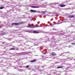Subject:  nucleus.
Returning a JSON list of instances; mask_svg holds the SVG:
<instances>
[{"label": "nucleus", "instance_id": "f257e3e1", "mask_svg": "<svg viewBox=\"0 0 75 75\" xmlns=\"http://www.w3.org/2000/svg\"><path fill=\"white\" fill-rule=\"evenodd\" d=\"M30 11L31 12H33V13H42V14H45L46 13H48V11H42L41 12H40V11H37L36 10H33L31 9L30 10Z\"/></svg>", "mask_w": 75, "mask_h": 75}, {"label": "nucleus", "instance_id": "f03ea898", "mask_svg": "<svg viewBox=\"0 0 75 75\" xmlns=\"http://www.w3.org/2000/svg\"><path fill=\"white\" fill-rule=\"evenodd\" d=\"M42 27V26H39L38 24H36V25H29L27 26V27L28 28H35V27Z\"/></svg>", "mask_w": 75, "mask_h": 75}, {"label": "nucleus", "instance_id": "7ed1b4c3", "mask_svg": "<svg viewBox=\"0 0 75 75\" xmlns=\"http://www.w3.org/2000/svg\"><path fill=\"white\" fill-rule=\"evenodd\" d=\"M19 23H12V24L10 23L8 25V27H9L11 28V27H13V26H12V25H19Z\"/></svg>", "mask_w": 75, "mask_h": 75}, {"label": "nucleus", "instance_id": "20e7f679", "mask_svg": "<svg viewBox=\"0 0 75 75\" xmlns=\"http://www.w3.org/2000/svg\"><path fill=\"white\" fill-rule=\"evenodd\" d=\"M23 32H27L28 33H31V31L29 30H24L23 31Z\"/></svg>", "mask_w": 75, "mask_h": 75}, {"label": "nucleus", "instance_id": "39448f33", "mask_svg": "<svg viewBox=\"0 0 75 75\" xmlns=\"http://www.w3.org/2000/svg\"><path fill=\"white\" fill-rule=\"evenodd\" d=\"M47 37H48L46 36L44 38H40V40L41 41V40H43L44 39V38H47Z\"/></svg>", "mask_w": 75, "mask_h": 75}, {"label": "nucleus", "instance_id": "423d86ee", "mask_svg": "<svg viewBox=\"0 0 75 75\" xmlns=\"http://www.w3.org/2000/svg\"><path fill=\"white\" fill-rule=\"evenodd\" d=\"M52 56H56V55H57V54L54 52H52Z\"/></svg>", "mask_w": 75, "mask_h": 75}, {"label": "nucleus", "instance_id": "0eeeda50", "mask_svg": "<svg viewBox=\"0 0 75 75\" xmlns=\"http://www.w3.org/2000/svg\"><path fill=\"white\" fill-rule=\"evenodd\" d=\"M2 17H4V18H5L6 17H7V14H5L4 13H3L2 14Z\"/></svg>", "mask_w": 75, "mask_h": 75}, {"label": "nucleus", "instance_id": "6e6552de", "mask_svg": "<svg viewBox=\"0 0 75 75\" xmlns=\"http://www.w3.org/2000/svg\"><path fill=\"white\" fill-rule=\"evenodd\" d=\"M24 52H22L18 54V55H24Z\"/></svg>", "mask_w": 75, "mask_h": 75}, {"label": "nucleus", "instance_id": "1a4fd4ad", "mask_svg": "<svg viewBox=\"0 0 75 75\" xmlns=\"http://www.w3.org/2000/svg\"><path fill=\"white\" fill-rule=\"evenodd\" d=\"M36 61H37V60L36 59H33L32 61H30V62H36Z\"/></svg>", "mask_w": 75, "mask_h": 75}, {"label": "nucleus", "instance_id": "9d476101", "mask_svg": "<svg viewBox=\"0 0 75 75\" xmlns=\"http://www.w3.org/2000/svg\"><path fill=\"white\" fill-rule=\"evenodd\" d=\"M35 45H39V43H38V42H35L34 43Z\"/></svg>", "mask_w": 75, "mask_h": 75}, {"label": "nucleus", "instance_id": "9b49d317", "mask_svg": "<svg viewBox=\"0 0 75 75\" xmlns=\"http://www.w3.org/2000/svg\"><path fill=\"white\" fill-rule=\"evenodd\" d=\"M33 33L35 34H38V33H39L38 31L35 30L33 31Z\"/></svg>", "mask_w": 75, "mask_h": 75}, {"label": "nucleus", "instance_id": "f8f14e48", "mask_svg": "<svg viewBox=\"0 0 75 75\" xmlns=\"http://www.w3.org/2000/svg\"><path fill=\"white\" fill-rule=\"evenodd\" d=\"M6 34V33H5V32H2V33H1V35H4Z\"/></svg>", "mask_w": 75, "mask_h": 75}, {"label": "nucleus", "instance_id": "ddd939ff", "mask_svg": "<svg viewBox=\"0 0 75 75\" xmlns=\"http://www.w3.org/2000/svg\"><path fill=\"white\" fill-rule=\"evenodd\" d=\"M74 17V15H69V18H73Z\"/></svg>", "mask_w": 75, "mask_h": 75}, {"label": "nucleus", "instance_id": "4468645a", "mask_svg": "<svg viewBox=\"0 0 75 75\" xmlns=\"http://www.w3.org/2000/svg\"><path fill=\"white\" fill-rule=\"evenodd\" d=\"M63 67H65L64 66H59L57 67V69H59V68H63Z\"/></svg>", "mask_w": 75, "mask_h": 75}, {"label": "nucleus", "instance_id": "2eb2a0df", "mask_svg": "<svg viewBox=\"0 0 75 75\" xmlns=\"http://www.w3.org/2000/svg\"><path fill=\"white\" fill-rule=\"evenodd\" d=\"M60 6L61 7H65V5L61 4L60 5Z\"/></svg>", "mask_w": 75, "mask_h": 75}, {"label": "nucleus", "instance_id": "dca6fc26", "mask_svg": "<svg viewBox=\"0 0 75 75\" xmlns=\"http://www.w3.org/2000/svg\"><path fill=\"white\" fill-rule=\"evenodd\" d=\"M64 23V22H61L60 23L58 22L56 23V24H62V23Z\"/></svg>", "mask_w": 75, "mask_h": 75}, {"label": "nucleus", "instance_id": "f3484780", "mask_svg": "<svg viewBox=\"0 0 75 75\" xmlns=\"http://www.w3.org/2000/svg\"><path fill=\"white\" fill-rule=\"evenodd\" d=\"M32 8H39V6H31Z\"/></svg>", "mask_w": 75, "mask_h": 75}, {"label": "nucleus", "instance_id": "a211bd4d", "mask_svg": "<svg viewBox=\"0 0 75 75\" xmlns=\"http://www.w3.org/2000/svg\"><path fill=\"white\" fill-rule=\"evenodd\" d=\"M67 53H69V52H64V53H61L60 54V55H63V54H66L65 55H67Z\"/></svg>", "mask_w": 75, "mask_h": 75}, {"label": "nucleus", "instance_id": "6ab92c4d", "mask_svg": "<svg viewBox=\"0 0 75 75\" xmlns=\"http://www.w3.org/2000/svg\"><path fill=\"white\" fill-rule=\"evenodd\" d=\"M1 44H4V45H7V43L4 42H2Z\"/></svg>", "mask_w": 75, "mask_h": 75}, {"label": "nucleus", "instance_id": "aec40b11", "mask_svg": "<svg viewBox=\"0 0 75 75\" xmlns=\"http://www.w3.org/2000/svg\"><path fill=\"white\" fill-rule=\"evenodd\" d=\"M12 39H13L12 38H7V40H8V41H11V40H12Z\"/></svg>", "mask_w": 75, "mask_h": 75}, {"label": "nucleus", "instance_id": "412c9836", "mask_svg": "<svg viewBox=\"0 0 75 75\" xmlns=\"http://www.w3.org/2000/svg\"><path fill=\"white\" fill-rule=\"evenodd\" d=\"M15 50V48H12L10 49L9 50Z\"/></svg>", "mask_w": 75, "mask_h": 75}, {"label": "nucleus", "instance_id": "4be33fe9", "mask_svg": "<svg viewBox=\"0 0 75 75\" xmlns=\"http://www.w3.org/2000/svg\"><path fill=\"white\" fill-rule=\"evenodd\" d=\"M54 45H55V44H53L52 45L51 44H50L49 45V46H50V47H54Z\"/></svg>", "mask_w": 75, "mask_h": 75}, {"label": "nucleus", "instance_id": "5701e85b", "mask_svg": "<svg viewBox=\"0 0 75 75\" xmlns=\"http://www.w3.org/2000/svg\"><path fill=\"white\" fill-rule=\"evenodd\" d=\"M51 40H55V39L54 38V36H53V37L51 39Z\"/></svg>", "mask_w": 75, "mask_h": 75}, {"label": "nucleus", "instance_id": "b1692460", "mask_svg": "<svg viewBox=\"0 0 75 75\" xmlns=\"http://www.w3.org/2000/svg\"><path fill=\"white\" fill-rule=\"evenodd\" d=\"M3 8H4V7L3 6L0 7V10L1 9H3Z\"/></svg>", "mask_w": 75, "mask_h": 75}, {"label": "nucleus", "instance_id": "393cba45", "mask_svg": "<svg viewBox=\"0 0 75 75\" xmlns=\"http://www.w3.org/2000/svg\"><path fill=\"white\" fill-rule=\"evenodd\" d=\"M32 40H33L34 41H37V39H31Z\"/></svg>", "mask_w": 75, "mask_h": 75}, {"label": "nucleus", "instance_id": "a878e982", "mask_svg": "<svg viewBox=\"0 0 75 75\" xmlns=\"http://www.w3.org/2000/svg\"><path fill=\"white\" fill-rule=\"evenodd\" d=\"M54 25V24H52L51 23L50 24V25L51 27H53V25Z\"/></svg>", "mask_w": 75, "mask_h": 75}, {"label": "nucleus", "instance_id": "bb28decb", "mask_svg": "<svg viewBox=\"0 0 75 75\" xmlns=\"http://www.w3.org/2000/svg\"><path fill=\"white\" fill-rule=\"evenodd\" d=\"M48 13H48V14H52V12H48Z\"/></svg>", "mask_w": 75, "mask_h": 75}, {"label": "nucleus", "instance_id": "cd10ccee", "mask_svg": "<svg viewBox=\"0 0 75 75\" xmlns=\"http://www.w3.org/2000/svg\"><path fill=\"white\" fill-rule=\"evenodd\" d=\"M51 42V43H52V44H53V43L55 44V43L54 42V41H52L51 42Z\"/></svg>", "mask_w": 75, "mask_h": 75}, {"label": "nucleus", "instance_id": "c85d7f7f", "mask_svg": "<svg viewBox=\"0 0 75 75\" xmlns=\"http://www.w3.org/2000/svg\"><path fill=\"white\" fill-rule=\"evenodd\" d=\"M10 54H11V53L10 52H8L7 53V54H6V55H10Z\"/></svg>", "mask_w": 75, "mask_h": 75}, {"label": "nucleus", "instance_id": "c756f323", "mask_svg": "<svg viewBox=\"0 0 75 75\" xmlns=\"http://www.w3.org/2000/svg\"><path fill=\"white\" fill-rule=\"evenodd\" d=\"M9 11L11 12H13V11H14V10H10Z\"/></svg>", "mask_w": 75, "mask_h": 75}, {"label": "nucleus", "instance_id": "7c9ffc66", "mask_svg": "<svg viewBox=\"0 0 75 75\" xmlns=\"http://www.w3.org/2000/svg\"><path fill=\"white\" fill-rule=\"evenodd\" d=\"M59 34H60V35H63V34H64V33H59V34H57V35H59Z\"/></svg>", "mask_w": 75, "mask_h": 75}, {"label": "nucleus", "instance_id": "2f4dec72", "mask_svg": "<svg viewBox=\"0 0 75 75\" xmlns=\"http://www.w3.org/2000/svg\"><path fill=\"white\" fill-rule=\"evenodd\" d=\"M25 22H21V24H24V23H25Z\"/></svg>", "mask_w": 75, "mask_h": 75}, {"label": "nucleus", "instance_id": "473e14b6", "mask_svg": "<svg viewBox=\"0 0 75 75\" xmlns=\"http://www.w3.org/2000/svg\"><path fill=\"white\" fill-rule=\"evenodd\" d=\"M42 70H39V71H38V72H42Z\"/></svg>", "mask_w": 75, "mask_h": 75}, {"label": "nucleus", "instance_id": "72a5a7b5", "mask_svg": "<svg viewBox=\"0 0 75 75\" xmlns=\"http://www.w3.org/2000/svg\"><path fill=\"white\" fill-rule=\"evenodd\" d=\"M30 67V65H28V66H26V68H28V67Z\"/></svg>", "mask_w": 75, "mask_h": 75}, {"label": "nucleus", "instance_id": "f704fd0d", "mask_svg": "<svg viewBox=\"0 0 75 75\" xmlns=\"http://www.w3.org/2000/svg\"><path fill=\"white\" fill-rule=\"evenodd\" d=\"M18 71H21V69H18Z\"/></svg>", "mask_w": 75, "mask_h": 75}, {"label": "nucleus", "instance_id": "c9c22d12", "mask_svg": "<svg viewBox=\"0 0 75 75\" xmlns=\"http://www.w3.org/2000/svg\"><path fill=\"white\" fill-rule=\"evenodd\" d=\"M46 66V65L43 66H42V68H44V67H45V66Z\"/></svg>", "mask_w": 75, "mask_h": 75}, {"label": "nucleus", "instance_id": "e433bc0d", "mask_svg": "<svg viewBox=\"0 0 75 75\" xmlns=\"http://www.w3.org/2000/svg\"><path fill=\"white\" fill-rule=\"evenodd\" d=\"M24 70L22 69H21V72H22Z\"/></svg>", "mask_w": 75, "mask_h": 75}, {"label": "nucleus", "instance_id": "4c0bfd02", "mask_svg": "<svg viewBox=\"0 0 75 75\" xmlns=\"http://www.w3.org/2000/svg\"><path fill=\"white\" fill-rule=\"evenodd\" d=\"M71 44H72V45H74V44H75V43H72Z\"/></svg>", "mask_w": 75, "mask_h": 75}, {"label": "nucleus", "instance_id": "58836bf2", "mask_svg": "<svg viewBox=\"0 0 75 75\" xmlns=\"http://www.w3.org/2000/svg\"><path fill=\"white\" fill-rule=\"evenodd\" d=\"M59 40H57V41L56 42H58L59 41Z\"/></svg>", "mask_w": 75, "mask_h": 75}, {"label": "nucleus", "instance_id": "ea45409f", "mask_svg": "<svg viewBox=\"0 0 75 75\" xmlns=\"http://www.w3.org/2000/svg\"><path fill=\"white\" fill-rule=\"evenodd\" d=\"M47 4V2H46L45 3H43V4Z\"/></svg>", "mask_w": 75, "mask_h": 75}, {"label": "nucleus", "instance_id": "a19ab883", "mask_svg": "<svg viewBox=\"0 0 75 75\" xmlns=\"http://www.w3.org/2000/svg\"><path fill=\"white\" fill-rule=\"evenodd\" d=\"M1 33H2V31H0V35H1Z\"/></svg>", "mask_w": 75, "mask_h": 75}, {"label": "nucleus", "instance_id": "79ce46f5", "mask_svg": "<svg viewBox=\"0 0 75 75\" xmlns=\"http://www.w3.org/2000/svg\"><path fill=\"white\" fill-rule=\"evenodd\" d=\"M3 71H6V69H4L3 70Z\"/></svg>", "mask_w": 75, "mask_h": 75}, {"label": "nucleus", "instance_id": "37998d69", "mask_svg": "<svg viewBox=\"0 0 75 75\" xmlns=\"http://www.w3.org/2000/svg\"><path fill=\"white\" fill-rule=\"evenodd\" d=\"M55 63H56V64H58V62H55Z\"/></svg>", "mask_w": 75, "mask_h": 75}, {"label": "nucleus", "instance_id": "c03bdc74", "mask_svg": "<svg viewBox=\"0 0 75 75\" xmlns=\"http://www.w3.org/2000/svg\"><path fill=\"white\" fill-rule=\"evenodd\" d=\"M34 5H35V6H37V4H35Z\"/></svg>", "mask_w": 75, "mask_h": 75}, {"label": "nucleus", "instance_id": "a18cd8bd", "mask_svg": "<svg viewBox=\"0 0 75 75\" xmlns=\"http://www.w3.org/2000/svg\"><path fill=\"white\" fill-rule=\"evenodd\" d=\"M53 30H56V29H55V28H53Z\"/></svg>", "mask_w": 75, "mask_h": 75}, {"label": "nucleus", "instance_id": "49530a36", "mask_svg": "<svg viewBox=\"0 0 75 75\" xmlns=\"http://www.w3.org/2000/svg\"><path fill=\"white\" fill-rule=\"evenodd\" d=\"M24 59V58H22L20 60H21V59Z\"/></svg>", "mask_w": 75, "mask_h": 75}, {"label": "nucleus", "instance_id": "de8ad7c7", "mask_svg": "<svg viewBox=\"0 0 75 75\" xmlns=\"http://www.w3.org/2000/svg\"><path fill=\"white\" fill-rule=\"evenodd\" d=\"M53 13H54V14H56V12H53Z\"/></svg>", "mask_w": 75, "mask_h": 75}, {"label": "nucleus", "instance_id": "09e8293b", "mask_svg": "<svg viewBox=\"0 0 75 75\" xmlns=\"http://www.w3.org/2000/svg\"><path fill=\"white\" fill-rule=\"evenodd\" d=\"M18 8H16V10H18Z\"/></svg>", "mask_w": 75, "mask_h": 75}, {"label": "nucleus", "instance_id": "8fccbe9b", "mask_svg": "<svg viewBox=\"0 0 75 75\" xmlns=\"http://www.w3.org/2000/svg\"><path fill=\"white\" fill-rule=\"evenodd\" d=\"M2 27V26H0V28H1Z\"/></svg>", "mask_w": 75, "mask_h": 75}, {"label": "nucleus", "instance_id": "3c124183", "mask_svg": "<svg viewBox=\"0 0 75 75\" xmlns=\"http://www.w3.org/2000/svg\"><path fill=\"white\" fill-rule=\"evenodd\" d=\"M42 54H45V53H42Z\"/></svg>", "mask_w": 75, "mask_h": 75}, {"label": "nucleus", "instance_id": "603ef678", "mask_svg": "<svg viewBox=\"0 0 75 75\" xmlns=\"http://www.w3.org/2000/svg\"><path fill=\"white\" fill-rule=\"evenodd\" d=\"M0 23L1 24V21H0Z\"/></svg>", "mask_w": 75, "mask_h": 75}, {"label": "nucleus", "instance_id": "864d4df0", "mask_svg": "<svg viewBox=\"0 0 75 75\" xmlns=\"http://www.w3.org/2000/svg\"><path fill=\"white\" fill-rule=\"evenodd\" d=\"M6 22H4V24H6Z\"/></svg>", "mask_w": 75, "mask_h": 75}, {"label": "nucleus", "instance_id": "5fc2aeb1", "mask_svg": "<svg viewBox=\"0 0 75 75\" xmlns=\"http://www.w3.org/2000/svg\"><path fill=\"white\" fill-rule=\"evenodd\" d=\"M71 47V46H69V48H70Z\"/></svg>", "mask_w": 75, "mask_h": 75}, {"label": "nucleus", "instance_id": "6e6d98bb", "mask_svg": "<svg viewBox=\"0 0 75 75\" xmlns=\"http://www.w3.org/2000/svg\"><path fill=\"white\" fill-rule=\"evenodd\" d=\"M45 33H46L47 34V33H48V32H46Z\"/></svg>", "mask_w": 75, "mask_h": 75}, {"label": "nucleus", "instance_id": "4d7b16f0", "mask_svg": "<svg viewBox=\"0 0 75 75\" xmlns=\"http://www.w3.org/2000/svg\"><path fill=\"white\" fill-rule=\"evenodd\" d=\"M22 37H24V36H22Z\"/></svg>", "mask_w": 75, "mask_h": 75}, {"label": "nucleus", "instance_id": "13d9d810", "mask_svg": "<svg viewBox=\"0 0 75 75\" xmlns=\"http://www.w3.org/2000/svg\"><path fill=\"white\" fill-rule=\"evenodd\" d=\"M14 68L15 69H16V67H14Z\"/></svg>", "mask_w": 75, "mask_h": 75}, {"label": "nucleus", "instance_id": "bf43d9fd", "mask_svg": "<svg viewBox=\"0 0 75 75\" xmlns=\"http://www.w3.org/2000/svg\"><path fill=\"white\" fill-rule=\"evenodd\" d=\"M28 49H30V47H29V48H28Z\"/></svg>", "mask_w": 75, "mask_h": 75}, {"label": "nucleus", "instance_id": "052dcab7", "mask_svg": "<svg viewBox=\"0 0 75 75\" xmlns=\"http://www.w3.org/2000/svg\"><path fill=\"white\" fill-rule=\"evenodd\" d=\"M63 56H65V55H63Z\"/></svg>", "mask_w": 75, "mask_h": 75}, {"label": "nucleus", "instance_id": "680f3d73", "mask_svg": "<svg viewBox=\"0 0 75 75\" xmlns=\"http://www.w3.org/2000/svg\"><path fill=\"white\" fill-rule=\"evenodd\" d=\"M47 16H50V15H47Z\"/></svg>", "mask_w": 75, "mask_h": 75}, {"label": "nucleus", "instance_id": "e2e57ef3", "mask_svg": "<svg viewBox=\"0 0 75 75\" xmlns=\"http://www.w3.org/2000/svg\"><path fill=\"white\" fill-rule=\"evenodd\" d=\"M39 23V22H38V24Z\"/></svg>", "mask_w": 75, "mask_h": 75}, {"label": "nucleus", "instance_id": "0e129e2a", "mask_svg": "<svg viewBox=\"0 0 75 75\" xmlns=\"http://www.w3.org/2000/svg\"><path fill=\"white\" fill-rule=\"evenodd\" d=\"M16 6H18V5H16Z\"/></svg>", "mask_w": 75, "mask_h": 75}, {"label": "nucleus", "instance_id": "69168bd1", "mask_svg": "<svg viewBox=\"0 0 75 75\" xmlns=\"http://www.w3.org/2000/svg\"><path fill=\"white\" fill-rule=\"evenodd\" d=\"M55 59V58H53V59Z\"/></svg>", "mask_w": 75, "mask_h": 75}, {"label": "nucleus", "instance_id": "338daca9", "mask_svg": "<svg viewBox=\"0 0 75 75\" xmlns=\"http://www.w3.org/2000/svg\"><path fill=\"white\" fill-rule=\"evenodd\" d=\"M57 33H55V34H57Z\"/></svg>", "mask_w": 75, "mask_h": 75}, {"label": "nucleus", "instance_id": "774afa93", "mask_svg": "<svg viewBox=\"0 0 75 75\" xmlns=\"http://www.w3.org/2000/svg\"><path fill=\"white\" fill-rule=\"evenodd\" d=\"M74 59L75 60V59Z\"/></svg>", "mask_w": 75, "mask_h": 75}]
</instances>
